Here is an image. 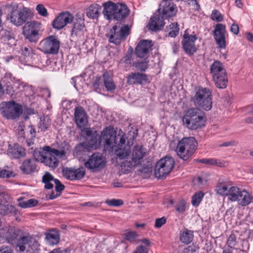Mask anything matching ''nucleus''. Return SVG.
Here are the masks:
<instances>
[{"instance_id":"1","label":"nucleus","mask_w":253,"mask_h":253,"mask_svg":"<svg viewBox=\"0 0 253 253\" xmlns=\"http://www.w3.org/2000/svg\"><path fill=\"white\" fill-rule=\"evenodd\" d=\"M0 232V243L7 241L11 244H16L17 247L24 253H36L39 250L40 244L36 239L30 235L21 236V231L15 227H9L2 237Z\"/></svg>"},{"instance_id":"2","label":"nucleus","mask_w":253,"mask_h":253,"mask_svg":"<svg viewBox=\"0 0 253 253\" xmlns=\"http://www.w3.org/2000/svg\"><path fill=\"white\" fill-rule=\"evenodd\" d=\"M145 154L146 149L141 145L135 146L131 155H130L129 147L125 144L123 148L115 150V154L120 159H125L122 163L121 167L126 172L130 171L138 165Z\"/></svg>"},{"instance_id":"3","label":"nucleus","mask_w":253,"mask_h":253,"mask_svg":"<svg viewBox=\"0 0 253 253\" xmlns=\"http://www.w3.org/2000/svg\"><path fill=\"white\" fill-rule=\"evenodd\" d=\"M126 139L125 133L121 129L117 135L114 128L109 126L102 131L99 143L103 142L106 147L114 148L115 151L116 149L123 148L126 143Z\"/></svg>"},{"instance_id":"4","label":"nucleus","mask_w":253,"mask_h":253,"mask_svg":"<svg viewBox=\"0 0 253 253\" xmlns=\"http://www.w3.org/2000/svg\"><path fill=\"white\" fill-rule=\"evenodd\" d=\"M206 120V114L201 109L191 108L185 112L182 122L183 125L188 129L196 130L204 126Z\"/></svg>"},{"instance_id":"5","label":"nucleus","mask_w":253,"mask_h":253,"mask_svg":"<svg viewBox=\"0 0 253 253\" xmlns=\"http://www.w3.org/2000/svg\"><path fill=\"white\" fill-rule=\"evenodd\" d=\"M43 152L34 151V156L37 160L44 163L53 169H55L59 164V161L56 157L62 158L65 157L66 154L64 150H58L46 146L43 147Z\"/></svg>"},{"instance_id":"6","label":"nucleus","mask_w":253,"mask_h":253,"mask_svg":"<svg viewBox=\"0 0 253 253\" xmlns=\"http://www.w3.org/2000/svg\"><path fill=\"white\" fill-rule=\"evenodd\" d=\"M212 92L210 89L199 86L195 88L194 95L191 97V101L196 108L209 111L212 106Z\"/></svg>"},{"instance_id":"7","label":"nucleus","mask_w":253,"mask_h":253,"mask_svg":"<svg viewBox=\"0 0 253 253\" xmlns=\"http://www.w3.org/2000/svg\"><path fill=\"white\" fill-rule=\"evenodd\" d=\"M197 146V142L194 137H185L178 143L176 152L180 158L187 161L195 153Z\"/></svg>"},{"instance_id":"8","label":"nucleus","mask_w":253,"mask_h":253,"mask_svg":"<svg viewBox=\"0 0 253 253\" xmlns=\"http://www.w3.org/2000/svg\"><path fill=\"white\" fill-rule=\"evenodd\" d=\"M210 72L216 87L225 88L227 86V76L225 69L221 62L218 60L214 61L211 65Z\"/></svg>"},{"instance_id":"9","label":"nucleus","mask_w":253,"mask_h":253,"mask_svg":"<svg viewBox=\"0 0 253 253\" xmlns=\"http://www.w3.org/2000/svg\"><path fill=\"white\" fill-rule=\"evenodd\" d=\"M174 165V160L169 157H165L159 161L155 167L156 177L159 179L165 178L173 169Z\"/></svg>"},{"instance_id":"10","label":"nucleus","mask_w":253,"mask_h":253,"mask_svg":"<svg viewBox=\"0 0 253 253\" xmlns=\"http://www.w3.org/2000/svg\"><path fill=\"white\" fill-rule=\"evenodd\" d=\"M130 28L127 25H124L121 28L114 25L110 29L109 33L106 34L109 42L116 45H119L123 41L125 40L126 37L129 34Z\"/></svg>"},{"instance_id":"11","label":"nucleus","mask_w":253,"mask_h":253,"mask_svg":"<svg viewBox=\"0 0 253 253\" xmlns=\"http://www.w3.org/2000/svg\"><path fill=\"white\" fill-rule=\"evenodd\" d=\"M105 158L99 153H94L84 160V168L92 172H97L103 169L106 166Z\"/></svg>"},{"instance_id":"12","label":"nucleus","mask_w":253,"mask_h":253,"mask_svg":"<svg viewBox=\"0 0 253 253\" xmlns=\"http://www.w3.org/2000/svg\"><path fill=\"white\" fill-rule=\"evenodd\" d=\"M2 115L7 119H15L22 113V107L14 101L2 102L0 104Z\"/></svg>"},{"instance_id":"13","label":"nucleus","mask_w":253,"mask_h":253,"mask_svg":"<svg viewBox=\"0 0 253 253\" xmlns=\"http://www.w3.org/2000/svg\"><path fill=\"white\" fill-rule=\"evenodd\" d=\"M41 50L46 54H55L58 53L60 42L54 36H50L46 38L40 42Z\"/></svg>"},{"instance_id":"14","label":"nucleus","mask_w":253,"mask_h":253,"mask_svg":"<svg viewBox=\"0 0 253 253\" xmlns=\"http://www.w3.org/2000/svg\"><path fill=\"white\" fill-rule=\"evenodd\" d=\"M41 29V24L32 21L27 22L23 27V33L25 38L31 42H36L38 39L39 32Z\"/></svg>"},{"instance_id":"15","label":"nucleus","mask_w":253,"mask_h":253,"mask_svg":"<svg viewBox=\"0 0 253 253\" xmlns=\"http://www.w3.org/2000/svg\"><path fill=\"white\" fill-rule=\"evenodd\" d=\"M213 35L218 47L220 49H225L226 38L228 36L225 25L222 24H216L213 31Z\"/></svg>"},{"instance_id":"16","label":"nucleus","mask_w":253,"mask_h":253,"mask_svg":"<svg viewBox=\"0 0 253 253\" xmlns=\"http://www.w3.org/2000/svg\"><path fill=\"white\" fill-rule=\"evenodd\" d=\"M63 176L67 179L74 181L82 179L85 174V168L81 167L78 169L73 168H65L62 169Z\"/></svg>"},{"instance_id":"17","label":"nucleus","mask_w":253,"mask_h":253,"mask_svg":"<svg viewBox=\"0 0 253 253\" xmlns=\"http://www.w3.org/2000/svg\"><path fill=\"white\" fill-rule=\"evenodd\" d=\"M72 22L71 37L81 39L83 38L86 31L84 18L77 16Z\"/></svg>"},{"instance_id":"18","label":"nucleus","mask_w":253,"mask_h":253,"mask_svg":"<svg viewBox=\"0 0 253 253\" xmlns=\"http://www.w3.org/2000/svg\"><path fill=\"white\" fill-rule=\"evenodd\" d=\"M15 211L14 207L12 205L11 198L10 196L5 193H0V214L7 215Z\"/></svg>"},{"instance_id":"19","label":"nucleus","mask_w":253,"mask_h":253,"mask_svg":"<svg viewBox=\"0 0 253 253\" xmlns=\"http://www.w3.org/2000/svg\"><path fill=\"white\" fill-rule=\"evenodd\" d=\"M74 20L73 15L69 12L65 11L60 13L53 21L52 26L56 30H61Z\"/></svg>"},{"instance_id":"20","label":"nucleus","mask_w":253,"mask_h":253,"mask_svg":"<svg viewBox=\"0 0 253 253\" xmlns=\"http://www.w3.org/2000/svg\"><path fill=\"white\" fill-rule=\"evenodd\" d=\"M197 39V37L195 35H190L186 32L184 33L182 44L183 48L187 54L191 55L196 52L197 49L195 42Z\"/></svg>"},{"instance_id":"21","label":"nucleus","mask_w":253,"mask_h":253,"mask_svg":"<svg viewBox=\"0 0 253 253\" xmlns=\"http://www.w3.org/2000/svg\"><path fill=\"white\" fill-rule=\"evenodd\" d=\"M158 11L164 18L168 19L176 15L177 8L173 2H165L162 7H160Z\"/></svg>"},{"instance_id":"22","label":"nucleus","mask_w":253,"mask_h":253,"mask_svg":"<svg viewBox=\"0 0 253 253\" xmlns=\"http://www.w3.org/2000/svg\"><path fill=\"white\" fill-rule=\"evenodd\" d=\"M152 46L151 41H140L135 48L136 55L140 58L147 57L149 52L152 50Z\"/></svg>"},{"instance_id":"23","label":"nucleus","mask_w":253,"mask_h":253,"mask_svg":"<svg viewBox=\"0 0 253 253\" xmlns=\"http://www.w3.org/2000/svg\"><path fill=\"white\" fill-rule=\"evenodd\" d=\"M74 117L77 126L80 128L84 127L87 121V115L84 108L78 106L75 108Z\"/></svg>"},{"instance_id":"24","label":"nucleus","mask_w":253,"mask_h":253,"mask_svg":"<svg viewBox=\"0 0 253 253\" xmlns=\"http://www.w3.org/2000/svg\"><path fill=\"white\" fill-rule=\"evenodd\" d=\"M9 15L10 22L17 26L22 25L26 21L27 19V15L26 13L17 10H12Z\"/></svg>"},{"instance_id":"25","label":"nucleus","mask_w":253,"mask_h":253,"mask_svg":"<svg viewBox=\"0 0 253 253\" xmlns=\"http://www.w3.org/2000/svg\"><path fill=\"white\" fill-rule=\"evenodd\" d=\"M44 235L46 244L50 246L57 245L60 239L59 231L57 229L48 230L44 233Z\"/></svg>"},{"instance_id":"26","label":"nucleus","mask_w":253,"mask_h":253,"mask_svg":"<svg viewBox=\"0 0 253 253\" xmlns=\"http://www.w3.org/2000/svg\"><path fill=\"white\" fill-rule=\"evenodd\" d=\"M165 18L161 14H158L150 18L148 24L150 30L157 31L161 30L165 25Z\"/></svg>"},{"instance_id":"27","label":"nucleus","mask_w":253,"mask_h":253,"mask_svg":"<svg viewBox=\"0 0 253 253\" xmlns=\"http://www.w3.org/2000/svg\"><path fill=\"white\" fill-rule=\"evenodd\" d=\"M0 37L4 43L9 46L15 45L14 35L10 30L2 28L0 30Z\"/></svg>"},{"instance_id":"28","label":"nucleus","mask_w":253,"mask_h":253,"mask_svg":"<svg viewBox=\"0 0 253 253\" xmlns=\"http://www.w3.org/2000/svg\"><path fill=\"white\" fill-rule=\"evenodd\" d=\"M37 160L34 159H28L25 160L20 167V169L25 174H31L35 171Z\"/></svg>"},{"instance_id":"29","label":"nucleus","mask_w":253,"mask_h":253,"mask_svg":"<svg viewBox=\"0 0 253 253\" xmlns=\"http://www.w3.org/2000/svg\"><path fill=\"white\" fill-rule=\"evenodd\" d=\"M147 80V76L145 74L139 73H132L128 75L127 82L130 84H141L143 83L146 82Z\"/></svg>"},{"instance_id":"30","label":"nucleus","mask_w":253,"mask_h":253,"mask_svg":"<svg viewBox=\"0 0 253 253\" xmlns=\"http://www.w3.org/2000/svg\"><path fill=\"white\" fill-rule=\"evenodd\" d=\"M118 4H116L111 1L103 4L104 9L103 13L106 19L110 20L112 18L114 19L115 15V10L117 9Z\"/></svg>"},{"instance_id":"31","label":"nucleus","mask_w":253,"mask_h":253,"mask_svg":"<svg viewBox=\"0 0 253 253\" xmlns=\"http://www.w3.org/2000/svg\"><path fill=\"white\" fill-rule=\"evenodd\" d=\"M253 201V196L251 193L245 189L242 190V193L237 200L238 204L241 207L249 205Z\"/></svg>"},{"instance_id":"32","label":"nucleus","mask_w":253,"mask_h":253,"mask_svg":"<svg viewBox=\"0 0 253 253\" xmlns=\"http://www.w3.org/2000/svg\"><path fill=\"white\" fill-rule=\"evenodd\" d=\"M116 8L114 19L121 20L125 18L129 14V10L125 4L118 3Z\"/></svg>"},{"instance_id":"33","label":"nucleus","mask_w":253,"mask_h":253,"mask_svg":"<svg viewBox=\"0 0 253 253\" xmlns=\"http://www.w3.org/2000/svg\"><path fill=\"white\" fill-rule=\"evenodd\" d=\"M8 153L14 158L19 159L26 155V150L21 146L15 144L8 150Z\"/></svg>"},{"instance_id":"34","label":"nucleus","mask_w":253,"mask_h":253,"mask_svg":"<svg viewBox=\"0 0 253 253\" xmlns=\"http://www.w3.org/2000/svg\"><path fill=\"white\" fill-rule=\"evenodd\" d=\"M195 161L206 165L216 166L219 167H225L227 165L226 162L214 158L196 159Z\"/></svg>"},{"instance_id":"35","label":"nucleus","mask_w":253,"mask_h":253,"mask_svg":"<svg viewBox=\"0 0 253 253\" xmlns=\"http://www.w3.org/2000/svg\"><path fill=\"white\" fill-rule=\"evenodd\" d=\"M101 8V6L97 3L91 4L87 9V16L92 19L97 18L100 15Z\"/></svg>"},{"instance_id":"36","label":"nucleus","mask_w":253,"mask_h":253,"mask_svg":"<svg viewBox=\"0 0 253 253\" xmlns=\"http://www.w3.org/2000/svg\"><path fill=\"white\" fill-rule=\"evenodd\" d=\"M98 140V134L96 131H94V133L91 137L87 138L84 141V145L87 147V150L96 149L97 148V142Z\"/></svg>"},{"instance_id":"37","label":"nucleus","mask_w":253,"mask_h":253,"mask_svg":"<svg viewBox=\"0 0 253 253\" xmlns=\"http://www.w3.org/2000/svg\"><path fill=\"white\" fill-rule=\"evenodd\" d=\"M104 84L107 91H112L115 89L116 85L112 78L108 72H105L103 75Z\"/></svg>"},{"instance_id":"38","label":"nucleus","mask_w":253,"mask_h":253,"mask_svg":"<svg viewBox=\"0 0 253 253\" xmlns=\"http://www.w3.org/2000/svg\"><path fill=\"white\" fill-rule=\"evenodd\" d=\"M243 189L239 188L237 186H231L229 188V194L228 200L232 202H236L239 200L242 190Z\"/></svg>"},{"instance_id":"39","label":"nucleus","mask_w":253,"mask_h":253,"mask_svg":"<svg viewBox=\"0 0 253 253\" xmlns=\"http://www.w3.org/2000/svg\"><path fill=\"white\" fill-rule=\"evenodd\" d=\"M193 232L187 229H185L181 231L180 240L182 243L185 244H188L191 243L193 239Z\"/></svg>"},{"instance_id":"40","label":"nucleus","mask_w":253,"mask_h":253,"mask_svg":"<svg viewBox=\"0 0 253 253\" xmlns=\"http://www.w3.org/2000/svg\"><path fill=\"white\" fill-rule=\"evenodd\" d=\"M229 188L228 184L219 182L216 186L215 191L217 194L222 196H226L228 197L229 194Z\"/></svg>"},{"instance_id":"41","label":"nucleus","mask_w":253,"mask_h":253,"mask_svg":"<svg viewBox=\"0 0 253 253\" xmlns=\"http://www.w3.org/2000/svg\"><path fill=\"white\" fill-rule=\"evenodd\" d=\"M54 182L55 184V190L57 192V193L55 194L54 192H52L49 196L50 199H54L59 197L60 195L61 192L65 188L64 185L61 184L58 179H55V180H54Z\"/></svg>"},{"instance_id":"42","label":"nucleus","mask_w":253,"mask_h":253,"mask_svg":"<svg viewBox=\"0 0 253 253\" xmlns=\"http://www.w3.org/2000/svg\"><path fill=\"white\" fill-rule=\"evenodd\" d=\"M51 121L47 116H43L41 118L40 122L39 124V127L41 131H45L50 126Z\"/></svg>"},{"instance_id":"43","label":"nucleus","mask_w":253,"mask_h":253,"mask_svg":"<svg viewBox=\"0 0 253 253\" xmlns=\"http://www.w3.org/2000/svg\"><path fill=\"white\" fill-rule=\"evenodd\" d=\"M55 179L53 176L49 173H46L42 177V182L44 183V187L47 189H51L53 188V185L51 181H53Z\"/></svg>"},{"instance_id":"44","label":"nucleus","mask_w":253,"mask_h":253,"mask_svg":"<svg viewBox=\"0 0 253 253\" xmlns=\"http://www.w3.org/2000/svg\"><path fill=\"white\" fill-rule=\"evenodd\" d=\"M19 207L22 208H27L34 207L38 204V201L34 199H30L27 201H24L21 199H18Z\"/></svg>"},{"instance_id":"45","label":"nucleus","mask_w":253,"mask_h":253,"mask_svg":"<svg viewBox=\"0 0 253 253\" xmlns=\"http://www.w3.org/2000/svg\"><path fill=\"white\" fill-rule=\"evenodd\" d=\"M21 58L23 57L25 59H27V61L31 59L33 54V49L30 46H24L21 47Z\"/></svg>"},{"instance_id":"46","label":"nucleus","mask_w":253,"mask_h":253,"mask_svg":"<svg viewBox=\"0 0 253 253\" xmlns=\"http://www.w3.org/2000/svg\"><path fill=\"white\" fill-rule=\"evenodd\" d=\"M170 31L169 33V36L171 37H176L179 33V29L177 23H172L169 25Z\"/></svg>"},{"instance_id":"47","label":"nucleus","mask_w":253,"mask_h":253,"mask_svg":"<svg viewBox=\"0 0 253 253\" xmlns=\"http://www.w3.org/2000/svg\"><path fill=\"white\" fill-rule=\"evenodd\" d=\"M204 194L202 192H199L194 194L192 198V204L194 206H198L201 203Z\"/></svg>"},{"instance_id":"48","label":"nucleus","mask_w":253,"mask_h":253,"mask_svg":"<svg viewBox=\"0 0 253 253\" xmlns=\"http://www.w3.org/2000/svg\"><path fill=\"white\" fill-rule=\"evenodd\" d=\"M138 236L137 233L134 231H129L125 234V239L131 243H134Z\"/></svg>"},{"instance_id":"49","label":"nucleus","mask_w":253,"mask_h":253,"mask_svg":"<svg viewBox=\"0 0 253 253\" xmlns=\"http://www.w3.org/2000/svg\"><path fill=\"white\" fill-rule=\"evenodd\" d=\"M211 17L212 20L216 22H221L223 19L222 15L216 9L212 10Z\"/></svg>"},{"instance_id":"50","label":"nucleus","mask_w":253,"mask_h":253,"mask_svg":"<svg viewBox=\"0 0 253 253\" xmlns=\"http://www.w3.org/2000/svg\"><path fill=\"white\" fill-rule=\"evenodd\" d=\"M236 235L232 233L228 237L226 244L230 248L229 249L232 250V249L236 245Z\"/></svg>"},{"instance_id":"51","label":"nucleus","mask_w":253,"mask_h":253,"mask_svg":"<svg viewBox=\"0 0 253 253\" xmlns=\"http://www.w3.org/2000/svg\"><path fill=\"white\" fill-rule=\"evenodd\" d=\"M186 203L184 200L180 201L175 206L176 211L179 212H183L186 210Z\"/></svg>"},{"instance_id":"52","label":"nucleus","mask_w":253,"mask_h":253,"mask_svg":"<svg viewBox=\"0 0 253 253\" xmlns=\"http://www.w3.org/2000/svg\"><path fill=\"white\" fill-rule=\"evenodd\" d=\"M135 66L138 70L141 71H145L148 68V61H144L142 62H138L135 63Z\"/></svg>"},{"instance_id":"53","label":"nucleus","mask_w":253,"mask_h":253,"mask_svg":"<svg viewBox=\"0 0 253 253\" xmlns=\"http://www.w3.org/2000/svg\"><path fill=\"white\" fill-rule=\"evenodd\" d=\"M36 10L38 13L42 16L46 17L48 15V13L45 7L42 4H38L37 6Z\"/></svg>"},{"instance_id":"54","label":"nucleus","mask_w":253,"mask_h":253,"mask_svg":"<svg viewBox=\"0 0 253 253\" xmlns=\"http://www.w3.org/2000/svg\"><path fill=\"white\" fill-rule=\"evenodd\" d=\"M199 250V247L198 245L192 244L185 249V253H197Z\"/></svg>"},{"instance_id":"55","label":"nucleus","mask_w":253,"mask_h":253,"mask_svg":"<svg viewBox=\"0 0 253 253\" xmlns=\"http://www.w3.org/2000/svg\"><path fill=\"white\" fill-rule=\"evenodd\" d=\"M85 145H84V142H82V143H80V144L76 146L75 147L74 153L75 154H76L77 155L81 154V153L84 151V150H87V147L85 146Z\"/></svg>"},{"instance_id":"56","label":"nucleus","mask_w":253,"mask_h":253,"mask_svg":"<svg viewBox=\"0 0 253 253\" xmlns=\"http://www.w3.org/2000/svg\"><path fill=\"white\" fill-rule=\"evenodd\" d=\"M14 176V175L12 171L0 169V178H10Z\"/></svg>"},{"instance_id":"57","label":"nucleus","mask_w":253,"mask_h":253,"mask_svg":"<svg viewBox=\"0 0 253 253\" xmlns=\"http://www.w3.org/2000/svg\"><path fill=\"white\" fill-rule=\"evenodd\" d=\"M106 203L110 206L118 207L123 204V201L120 199H112L106 201Z\"/></svg>"},{"instance_id":"58","label":"nucleus","mask_w":253,"mask_h":253,"mask_svg":"<svg viewBox=\"0 0 253 253\" xmlns=\"http://www.w3.org/2000/svg\"><path fill=\"white\" fill-rule=\"evenodd\" d=\"M185 1L192 6L193 9L197 11L200 9V6L196 0H185Z\"/></svg>"},{"instance_id":"59","label":"nucleus","mask_w":253,"mask_h":253,"mask_svg":"<svg viewBox=\"0 0 253 253\" xmlns=\"http://www.w3.org/2000/svg\"><path fill=\"white\" fill-rule=\"evenodd\" d=\"M167 218L163 216L161 218H157L155 221V226L156 228H160L166 223Z\"/></svg>"},{"instance_id":"60","label":"nucleus","mask_w":253,"mask_h":253,"mask_svg":"<svg viewBox=\"0 0 253 253\" xmlns=\"http://www.w3.org/2000/svg\"><path fill=\"white\" fill-rule=\"evenodd\" d=\"M40 95L44 98H49L51 95L50 90L47 88H42L40 89Z\"/></svg>"},{"instance_id":"61","label":"nucleus","mask_w":253,"mask_h":253,"mask_svg":"<svg viewBox=\"0 0 253 253\" xmlns=\"http://www.w3.org/2000/svg\"><path fill=\"white\" fill-rule=\"evenodd\" d=\"M133 253H148V249L141 245L138 247Z\"/></svg>"},{"instance_id":"62","label":"nucleus","mask_w":253,"mask_h":253,"mask_svg":"<svg viewBox=\"0 0 253 253\" xmlns=\"http://www.w3.org/2000/svg\"><path fill=\"white\" fill-rule=\"evenodd\" d=\"M0 253H14V252L11 248L2 246L0 247Z\"/></svg>"},{"instance_id":"63","label":"nucleus","mask_w":253,"mask_h":253,"mask_svg":"<svg viewBox=\"0 0 253 253\" xmlns=\"http://www.w3.org/2000/svg\"><path fill=\"white\" fill-rule=\"evenodd\" d=\"M231 32L233 33L235 35H237L239 33V26L237 24L233 23L231 27Z\"/></svg>"},{"instance_id":"64","label":"nucleus","mask_w":253,"mask_h":253,"mask_svg":"<svg viewBox=\"0 0 253 253\" xmlns=\"http://www.w3.org/2000/svg\"><path fill=\"white\" fill-rule=\"evenodd\" d=\"M101 78H97L93 83V87L96 89H99L101 85Z\"/></svg>"}]
</instances>
